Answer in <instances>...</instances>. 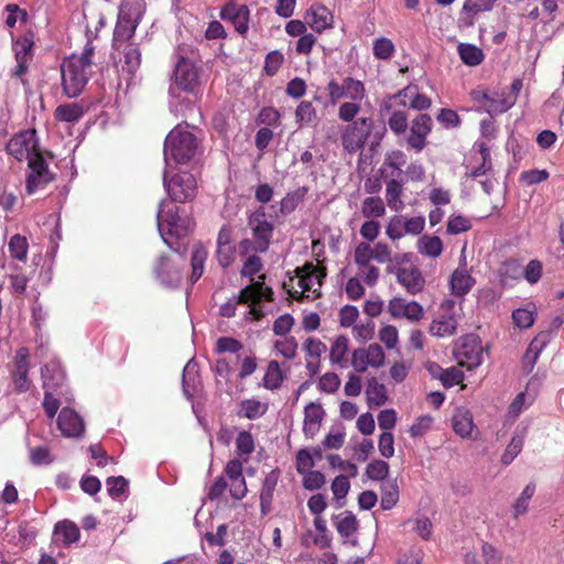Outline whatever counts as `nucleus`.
I'll use <instances>...</instances> for the list:
<instances>
[{
  "label": "nucleus",
  "mask_w": 564,
  "mask_h": 564,
  "mask_svg": "<svg viewBox=\"0 0 564 564\" xmlns=\"http://www.w3.org/2000/svg\"><path fill=\"white\" fill-rule=\"evenodd\" d=\"M104 24V17L99 15L94 31L87 25L86 35L88 42L83 52L70 55L61 65L63 91L69 98L79 96L93 75L95 46L91 44V37L97 36L99 26L101 28Z\"/></svg>",
  "instance_id": "nucleus-1"
},
{
  "label": "nucleus",
  "mask_w": 564,
  "mask_h": 564,
  "mask_svg": "<svg viewBox=\"0 0 564 564\" xmlns=\"http://www.w3.org/2000/svg\"><path fill=\"white\" fill-rule=\"evenodd\" d=\"M198 152V141L193 132L188 130V126H176L165 138L164 142V160H170L178 164L189 162Z\"/></svg>",
  "instance_id": "nucleus-2"
},
{
  "label": "nucleus",
  "mask_w": 564,
  "mask_h": 564,
  "mask_svg": "<svg viewBox=\"0 0 564 564\" xmlns=\"http://www.w3.org/2000/svg\"><path fill=\"white\" fill-rule=\"evenodd\" d=\"M156 223L160 236L169 247H172L170 238L185 236L193 227L192 219L182 217L178 207L165 200L160 203Z\"/></svg>",
  "instance_id": "nucleus-3"
},
{
  "label": "nucleus",
  "mask_w": 564,
  "mask_h": 564,
  "mask_svg": "<svg viewBox=\"0 0 564 564\" xmlns=\"http://www.w3.org/2000/svg\"><path fill=\"white\" fill-rule=\"evenodd\" d=\"M522 89V80L516 78L509 87L491 94L486 91H475L474 98L481 102L482 107L490 115H499L514 106L519 93Z\"/></svg>",
  "instance_id": "nucleus-4"
},
{
  "label": "nucleus",
  "mask_w": 564,
  "mask_h": 564,
  "mask_svg": "<svg viewBox=\"0 0 564 564\" xmlns=\"http://www.w3.org/2000/svg\"><path fill=\"white\" fill-rule=\"evenodd\" d=\"M325 273L312 263H306L301 268L295 269V278L291 279V290L289 295L292 299L301 300L303 296H310L306 293H312L315 297L319 295V288Z\"/></svg>",
  "instance_id": "nucleus-5"
},
{
  "label": "nucleus",
  "mask_w": 564,
  "mask_h": 564,
  "mask_svg": "<svg viewBox=\"0 0 564 564\" xmlns=\"http://www.w3.org/2000/svg\"><path fill=\"white\" fill-rule=\"evenodd\" d=\"M272 290L264 286V275H260L258 281L243 288L238 296H234L219 307V314L224 317H232L236 314L238 304L251 303L267 300L272 301Z\"/></svg>",
  "instance_id": "nucleus-6"
},
{
  "label": "nucleus",
  "mask_w": 564,
  "mask_h": 564,
  "mask_svg": "<svg viewBox=\"0 0 564 564\" xmlns=\"http://www.w3.org/2000/svg\"><path fill=\"white\" fill-rule=\"evenodd\" d=\"M243 464L240 458L229 459L209 494H224L226 490L229 494H247V486L242 474Z\"/></svg>",
  "instance_id": "nucleus-7"
},
{
  "label": "nucleus",
  "mask_w": 564,
  "mask_h": 564,
  "mask_svg": "<svg viewBox=\"0 0 564 564\" xmlns=\"http://www.w3.org/2000/svg\"><path fill=\"white\" fill-rule=\"evenodd\" d=\"M198 70L194 61L183 55V50L177 52V61L174 68L173 84L170 87V94L174 95L175 89L183 91H193L198 85Z\"/></svg>",
  "instance_id": "nucleus-8"
},
{
  "label": "nucleus",
  "mask_w": 564,
  "mask_h": 564,
  "mask_svg": "<svg viewBox=\"0 0 564 564\" xmlns=\"http://www.w3.org/2000/svg\"><path fill=\"white\" fill-rule=\"evenodd\" d=\"M373 128L371 118L360 117L348 123L341 133V143L346 151L355 153L361 150Z\"/></svg>",
  "instance_id": "nucleus-9"
},
{
  "label": "nucleus",
  "mask_w": 564,
  "mask_h": 564,
  "mask_svg": "<svg viewBox=\"0 0 564 564\" xmlns=\"http://www.w3.org/2000/svg\"><path fill=\"white\" fill-rule=\"evenodd\" d=\"M455 358L459 366L468 370L481 365L484 358V347L478 336L467 335L462 337L454 349Z\"/></svg>",
  "instance_id": "nucleus-10"
},
{
  "label": "nucleus",
  "mask_w": 564,
  "mask_h": 564,
  "mask_svg": "<svg viewBox=\"0 0 564 564\" xmlns=\"http://www.w3.org/2000/svg\"><path fill=\"white\" fill-rule=\"evenodd\" d=\"M163 184L173 202L184 203L196 196L197 182L194 175L188 172L175 174L170 180L165 173Z\"/></svg>",
  "instance_id": "nucleus-11"
},
{
  "label": "nucleus",
  "mask_w": 564,
  "mask_h": 564,
  "mask_svg": "<svg viewBox=\"0 0 564 564\" xmlns=\"http://www.w3.org/2000/svg\"><path fill=\"white\" fill-rule=\"evenodd\" d=\"M35 130H25L10 139L7 150L18 161L28 160L31 163L33 158H41Z\"/></svg>",
  "instance_id": "nucleus-12"
},
{
  "label": "nucleus",
  "mask_w": 564,
  "mask_h": 564,
  "mask_svg": "<svg viewBox=\"0 0 564 564\" xmlns=\"http://www.w3.org/2000/svg\"><path fill=\"white\" fill-rule=\"evenodd\" d=\"M326 90L333 105L340 99L361 101L366 97L365 84L349 76L340 83L332 79L327 84Z\"/></svg>",
  "instance_id": "nucleus-13"
},
{
  "label": "nucleus",
  "mask_w": 564,
  "mask_h": 564,
  "mask_svg": "<svg viewBox=\"0 0 564 564\" xmlns=\"http://www.w3.org/2000/svg\"><path fill=\"white\" fill-rule=\"evenodd\" d=\"M248 226L254 239L253 251L265 252L272 239L273 225L267 219L263 207L258 208L249 216Z\"/></svg>",
  "instance_id": "nucleus-14"
},
{
  "label": "nucleus",
  "mask_w": 564,
  "mask_h": 564,
  "mask_svg": "<svg viewBox=\"0 0 564 564\" xmlns=\"http://www.w3.org/2000/svg\"><path fill=\"white\" fill-rule=\"evenodd\" d=\"M455 301L447 299L441 304V315L431 323L430 333L435 337H448L455 334L458 315L454 312Z\"/></svg>",
  "instance_id": "nucleus-15"
},
{
  "label": "nucleus",
  "mask_w": 564,
  "mask_h": 564,
  "mask_svg": "<svg viewBox=\"0 0 564 564\" xmlns=\"http://www.w3.org/2000/svg\"><path fill=\"white\" fill-rule=\"evenodd\" d=\"M387 271L393 273L397 282L411 295L421 293L425 288V278L419 267L413 263L388 268Z\"/></svg>",
  "instance_id": "nucleus-16"
},
{
  "label": "nucleus",
  "mask_w": 564,
  "mask_h": 564,
  "mask_svg": "<svg viewBox=\"0 0 564 564\" xmlns=\"http://www.w3.org/2000/svg\"><path fill=\"white\" fill-rule=\"evenodd\" d=\"M397 105L402 107L409 106L414 110H426L431 107L432 101L426 95L420 94L416 86L409 85L384 101L387 109Z\"/></svg>",
  "instance_id": "nucleus-17"
},
{
  "label": "nucleus",
  "mask_w": 564,
  "mask_h": 564,
  "mask_svg": "<svg viewBox=\"0 0 564 564\" xmlns=\"http://www.w3.org/2000/svg\"><path fill=\"white\" fill-rule=\"evenodd\" d=\"M386 355L379 344H370L366 348H358L352 351L351 366L357 372H365L369 367L379 368L383 366Z\"/></svg>",
  "instance_id": "nucleus-18"
},
{
  "label": "nucleus",
  "mask_w": 564,
  "mask_h": 564,
  "mask_svg": "<svg viewBox=\"0 0 564 564\" xmlns=\"http://www.w3.org/2000/svg\"><path fill=\"white\" fill-rule=\"evenodd\" d=\"M30 172L26 176V193L34 194L39 189H43L53 181V174L50 172L44 159L33 158L29 164Z\"/></svg>",
  "instance_id": "nucleus-19"
},
{
  "label": "nucleus",
  "mask_w": 564,
  "mask_h": 564,
  "mask_svg": "<svg viewBox=\"0 0 564 564\" xmlns=\"http://www.w3.org/2000/svg\"><path fill=\"white\" fill-rule=\"evenodd\" d=\"M388 312L393 318H405L410 322H419L424 316L423 306L419 302L408 301L400 296L389 301Z\"/></svg>",
  "instance_id": "nucleus-20"
},
{
  "label": "nucleus",
  "mask_w": 564,
  "mask_h": 564,
  "mask_svg": "<svg viewBox=\"0 0 564 564\" xmlns=\"http://www.w3.org/2000/svg\"><path fill=\"white\" fill-rule=\"evenodd\" d=\"M475 284L476 280L471 275L465 261L452 272L448 279L451 294L459 299H464L471 291Z\"/></svg>",
  "instance_id": "nucleus-21"
},
{
  "label": "nucleus",
  "mask_w": 564,
  "mask_h": 564,
  "mask_svg": "<svg viewBox=\"0 0 564 564\" xmlns=\"http://www.w3.org/2000/svg\"><path fill=\"white\" fill-rule=\"evenodd\" d=\"M182 263H176L166 256L159 258L154 272L160 282L166 286H176L182 279Z\"/></svg>",
  "instance_id": "nucleus-22"
},
{
  "label": "nucleus",
  "mask_w": 564,
  "mask_h": 564,
  "mask_svg": "<svg viewBox=\"0 0 564 564\" xmlns=\"http://www.w3.org/2000/svg\"><path fill=\"white\" fill-rule=\"evenodd\" d=\"M57 426L66 437H77L84 433L82 417L72 409L64 408L58 414Z\"/></svg>",
  "instance_id": "nucleus-23"
},
{
  "label": "nucleus",
  "mask_w": 564,
  "mask_h": 564,
  "mask_svg": "<svg viewBox=\"0 0 564 564\" xmlns=\"http://www.w3.org/2000/svg\"><path fill=\"white\" fill-rule=\"evenodd\" d=\"M220 18L230 21L240 34L248 31L249 9L245 4L227 3L220 11Z\"/></svg>",
  "instance_id": "nucleus-24"
},
{
  "label": "nucleus",
  "mask_w": 564,
  "mask_h": 564,
  "mask_svg": "<svg viewBox=\"0 0 564 564\" xmlns=\"http://www.w3.org/2000/svg\"><path fill=\"white\" fill-rule=\"evenodd\" d=\"M28 357L29 350L26 348H20L15 354L14 370L12 376L14 388L19 392H24L30 388V381L28 379Z\"/></svg>",
  "instance_id": "nucleus-25"
},
{
  "label": "nucleus",
  "mask_w": 564,
  "mask_h": 564,
  "mask_svg": "<svg viewBox=\"0 0 564 564\" xmlns=\"http://www.w3.org/2000/svg\"><path fill=\"white\" fill-rule=\"evenodd\" d=\"M354 261L358 268L357 278L369 286L376 285L380 276L379 268L372 264L367 254L360 253L356 249L354 252Z\"/></svg>",
  "instance_id": "nucleus-26"
},
{
  "label": "nucleus",
  "mask_w": 564,
  "mask_h": 564,
  "mask_svg": "<svg viewBox=\"0 0 564 564\" xmlns=\"http://www.w3.org/2000/svg\"><path fill=\"white\" fill-rule=\"evenodd\" d=\"M325 412L321 404L311 402L304 409L303 432L306 437L313 438L319 431Z\"/></svg>",
  "instance_id": "nucleus-27"
},
{
  "label": "nucleus",
  "mask_w": 564,
  "mask_h": 564,
  "mask_svg": "<svg viewBox=\"0 0 564 564\" xmlns=\"http://www.w3.org/2000/svg\"><path fill=\"white\" fill-rule=\"evenodd\" d=\"M306 23L317 33L333 26V14L324 6H312L305 17Z\"/></svg>",
  "instance_id": "nucleus-28"
},
{
  "label": "nucleus",
  "mask_w": 564,
  "mask_h": 564,
  "mask_svg": "<svg viewBox=\"0 0 564 564\" xmlns=\"http://www.w3.org/2000/svg\"><path fill=\"white\" fill-rule=\"evenodd\" d=\"M33 41L29 36L18 39L13 44V51L15 55L17 66L14 75L20 77L28 69V63L31 58Z\"/></svg>",
  "instance_id": "nucleus-29"
},
{
  "label": "nucleus",
  "mask_w": 564,
  "mask_h": 564,
  "mask_svg": "<svg viewBox=\"0 0 564 564\" xmlns=\"http://www.w3.org/2000/svg\"><path fill=\"white\" fill-rule=\"evenodd\" d=\"M43 388L45 390H56L61 388L65 380L64 371L58 361L52 360L42 368Z\"/></svg>",
  "instance_id": "nucleus-30"
},
{
  "label": "nucleus",
  "mask_w": 564,
  "mask_h": 564,
  "mask_svg": "<svg viewBox=\"0 0 564 564\" xmlns=\"http://www.w3.org/2000/svg\"><path fill=\"white\" fill-rule=\"evenodd\" d=\"M360 253H365L372 261L387 263L392 261V252L387 243L377 242L373 247L369 242H359L356 248Z\"/></svg>",
  "instance_id": "nucleus-31"
},
{
  "label": "nucleus",
  "mask_w": 564,
  "mask_h": 564,
  "mask_svg": "<svg viewBox=\"0 0 564 564\" xmlns=\"http://www.w3.org/2000/svg\"><path fill=\"white\" fill-rule=\"evenodd\" d=\"M53 535L56 542L68 546L79 540L80 532L79 528L74 522L63 520L55 524Z\"/></svg>",
  "instance_id": "nucleus-32"
},
{
  "label": "nucleus",
  "mask_w": 564,
  "mask_h": 564,
  "mask_svg": "<svg viewBox=\"0 0 564 564\" xmlns=\"http://www.w3.org/2000/svg\"><path fill=\"white\" fill-rule=\"evenodd\" d=\"M419 253L429 258H437L443 252V241L437 236L424 235L416 243Z\"/></svg>",
  "instance_id": "nucleus-33"
},
{
  "label": "nucleus",
  "mask_w": 564,
  "mask_h": 564,
  "mask_svg": "<svg viewBox=\"0 0 564 564\" xmlns=\"http://www.w3.org/2000/svg\"><path fill=\"white\" fill-rule=\"evenodd\" d=\"M198 383V365L194 359H191L183 369L182 386L184 394L191 398L196 391Z\"/></svg>",
  "instance_id": "nucleus-34"
},
{
  "label": "nucleus",
  "mask_w": 564,
  "mask_h": 564,
  "mask_svg": "<svg viewBox=\"0 0 564 564\" xmlns=\"http://www.w3.org/2000/svg\"><path fill=\"white\" fill-rule=\"evenodd\" d=\"M453 429L462 437H470L475 427L473 415L468 410L459 409L453 415Z\"/></svg>",
  "instance_id": "nucleus-35"
},
{
  "label": "nucleus",
  "mask_w": 564,
  "mask_h": 564,
  "mask_svg": "<svg viewBox=\"0 0 564 564\" xmlns=\"http://www.w3.org/2000/svg\"><path fill=\"white\" fill-rule=\"evenodd\" d=\"M334 523L338 533L345 539L351 538L358 529V521L350 511L337 514L334 518Z\"/></svg>",
  "instance_id": "nucleus-36"
},
{
  "label": "nucleus",
  "mask_w": 564,
  "mask_h": 564,
  "mask_svg": "<svg viewBox=\"0 0 564 564\" xmlns=\"http://www.w3.org/2000/svg\"><path fill=\"white\" fill-rule=\"evenodd\" d=\"M402 192V183L395 178H391L387 183L386 200L391 210L399 213L404 208V203L401 199Z\"/></svg>",
  "instance_id": "nucleus-37"
},
{
  "label": "nucleus",
  "mask_w": 564,
  "mask_h": 564,
  "mask_svg": "<svg viewBox=\"0 0 564 564\" xmlns=\"http://www.w3.org/2000/svg\"><path fill=\"white\" fill-rule=\"evenodd\" d=\"M254 438L248 431H240L236 438V457L242 463L249 460L250 455L254 452Z\"/></svg>",
  "instance_id": "nucleus-38"
},
{
  "label": "nucleus",
  "mask_w": 564,
  "mask_h": 564,
  "mask_svg": "<svg viewBox=\"0 0 564 564\" xmlns=\"http://www.w3.org/2000/svg\"><path fill=\"white\" fill-rule=\"evenodd\" d=\"M145 11L144 0H123L118 17L140 22Z\"/></svg>",
  "instance_id": "nucleus-39"
},
{
  "label": "nucleus",
  "mask_w": 564,
  "mask_h": 564,
  "mask_svg": "<svg viewBox=\"0 0 564 564\" xmlns=\"http://www.w3.org/2000/svg\"><path fill=\"white\" fill-rule=\"evenodd\" d=\"M55 119L64 122H77L84 116V108L78 102L61 105L55 109Z\"/></svg>",
  "instance_id": "nucleus-40"
},
{
  "label": "nucleus",
  "mask_w": 564,
  "mask_h": 564,
  "mask_svg": "<svg viewBox=\"0 0 564 564\" xmlns=\"http://www.w3.org/2000/svg\"><path fill=\"white\" fill-rule=\"evenodd\" d=\"M366 395L370 405L380 406L383 405L388 400L384 384L379 383L376 378L368 380Z\"/></svg>",
  "instance_id": "nucleus-41"
},
{
  "label": "nucleus",
  "mask_w": 564,
  "mask_h": 564,
  "mask_svg": "<svg viewBox=\"0 0 564 564\" xmlns=\"http://www.w3.org/2000/svg\"><path fill=\"white\" fill-rule=\"evenodd\" d=\"M208 252L202 245H196L192 252L191 265V282L195 283L204 273V265L207 259Z\"/></svg>",
  "instance_id": "nucleus-42"
},
{
  "label": "nucleus",
  "mask_w": 564,
  "mask_h": 564,
  "mask_svg": "<svg viewBox=\"0 0 564 564\" xmlns=\"http://www.w3.org/2000/svg\"><path fill=\"white\" fill-rule=\"evenodd\" d=\"M348 350V338L345 336H338L330 346L329 360L333 365H337L340 368L346 367V354Z\"/></svg>",
  "instance_id": "nucleus-43"
},
{
  "label": "nucleus",
  "mask_w": 564,
  "mask_h": 564,
  "mask_svg": "<svg viewBox=\"0 0 564 564\" xmlns=\"http://www.w3.org/2000/svg\"><path fill=\"white\" fill-rule=\"evenodd\" d=\"M474 149H477L481 159V164L470 171V176L476 178L478 176L485 175L488 171L491 170V158H490V148L485 141H477L474 145Z\"/></svg>",
  "instance_id": "nucleus-44"
},
{
  "label": "nucleus",
  "mask_w": 564,
  "mask_h": 564,
  "mask_svg": "<svg viewBox=\"0 0 564 564\" xmlns=\"http://www.w3.org/2000/svg\"><path fill=\"white\" fill-rule=\"evenodd\" d=\"M460 59L468 66L479 65L484 59L482 51L473 44L462 43L458 45Z\"/></svg>",
  "instance_id": "nucleus-45"
},
{
  "label": "nucleus",
  "mask_w": 564,
  "mask_h": 564,
  "mask_svg": "<svg viewBox=\"0 0 564 564\" xmlns=\"http://www.w3.org/2000/svg\"><path fill=\"white\" fill-rule=\"evenodd\" d=\"M534 400L533 394L527 392H520L512 400L508 409V419L516 420L525 409H528Z\"/></svg>",
  "instance_id": "nucleus-46"
},
{
  "label": "nucleus",
  "mask_w": 564,
  "mask_h": 564,
  "mask_svg": "<svg viewBox=\"0 0 564 564\" xmlns=\"http://www.w3.org/2000/svg\"><path fill=\"white\" fill-rule=\"evenodd\" d=\"M140 64H141L140 50L133 44H128L124 47V58H123V64H122V70H126L128 74L133 75L139 69Z\"/></svg>",
  "instance_id": "nucleus-47"
},
{
  "label": "nucleus",
  "mask_w": 564,
  "mask_h": 564,
  "mask_svg": "<svg viewBox=\"0 0 564 564\" xmlns=\"http://www.w3.org/2000/svg\"><path fill=\"white\" fill-rule=\"evenodd\" d=\"M240 406L241 415L249 420L261 417L268 410V405L265 403L256 399L243 400Z\"/></svg>",
  "instance_id": "nucleus-48"
},
{
  "label": "nucleus",
  "mask_w": 564,
  "mask_h": 564,
  "mask_svg": "<svg viewBox=\"0 0 564 564\" xmlns=\"http://www.w3.org/2000/svg\"><path fill=\"white\" fill-rule=\"evenodd\" d=\"M138 21H130L128 19L118 17L117 25L113 32V42L129 40L138 26Z\"/></svg>",
  "instance_id": "nucleus-49"
},
{
  "label": "nucleus",
  "mask_w": 564,
  "mask_h": 564,
  "mask_svg": "<svg viewBox=\"0 0 564 564\" xmlns=\"http://www.w3.org/2000/svg\"><path fill=\"white\" fill-rule=\"evenodd\" d=\"M361 213L367 218L382 217L386 213V207L380 197L371 196L364 199Z\"/></svg>",
  "instance_id": "nucleus-50"
},
{
  "label": "nucleus",
  "mask_w": 564,
  "mask_h": 564,
  "mask_svg": "<svg viewBox=\"0 0 564 564\" xmlns=\"http://www.w3.org/2000/svg\"><path fill=\"white\" fill-rule=\"evenodd\" d=\"M28 240L25 237L17 234L10 238L9 251L10 256L19 261H25L28 257Z\"/></svg>",
  "instance_id": "nucleus-51"
},
{
  "label": "nucleus",
  "mask_w": 564,
  "mask_h": 564,
  "mask_svg": "<svg viewBox=\"0 0 564 564\" xmlns=\"http://www.w3.org/2000/svg\"><path fill=\"white\" fill-rule=\"evenodd\" d=\"M524 431L516 433L501 456V463L509 465L520 454L523 447Z\"/></svg>",
  "instance_id": "nucleus-52"
},
{
  "label": "nucleus",
  "mask_w": 564,
  "mask_h": 564,
  "mask_svg": "<svg viewBox=\"0 0 564 564\" xmlns=\"http://www.w3.org/2000/svg\"><path fill=\"white\" fill-rule=\"evenodd\" d=\"M295 118L300 126H308L317 119L316 109L311 101H301L295 110Z\"/></svg>",
  "instance_id": "nucleus-53"
},
{
  "label": "nucleus",
  "mask_w": 564,
  "mask_h": 564,
  "mask_svg": "<svg viewBox=\"0 0 564 564\" xmlns=\"http://www.w3.org/2000/svg\"><path fill=\"white\" fill-rule=\"evenodd\" d=\"M283 381L282 371L278 361H270L267 368V372L263 377V386L267 389H278Z\"/></svg>",
  "instance_id": "nucleus-54"
},
{
  "label": "nucleus",
  "mask_w": 564,
  "mask_h": 564,
  "mask_svg": "<svg viewBox=\"0 0 564 564\" xmlns=\"http://www.w3.org/2000/svg\"><path fill=\"white\" fill-rule=\"evenodd\" d=\"M549 341V334L542 333L538 335L529 345V348L525 352L524 359L530 360V369L533 368L540 352L546 346Z\"/></svg>",
  "instance_id": "nucleus-55"
},
{
  "label": "nucleus",
  "mask_w": 564,
  "mask_h": 564,
  "mask_svg": "<svg viewBox=\"0 0 564 564\" xmlns=\"http://www.w3.org/2000/svg\"><path fill=\"white\" fill-rule=\"evenodd\" d=\"M372 52L378 59H389L395 52L394 44L388 37H378L373 41Z\"/></svg>",
  "instance_id": "nucleus-56"
},
{
  "label": "nucleus",
  "mask_w": 564,
  "mask_h": 564,
  "mask_svg": "<svg viewBox=\"0 0 564 564\" xmlns=\"http://www.w3.org/2000/svg\"><path fill=\"white\" fill-rule=\"evenodd\" d=\"M496 1L497 0H466L463 6V12L474 18L480 12L490 11Z\"/></svg>",
  "instance_id": "nucleus-57"
},
{
  "label": "nucleus",
  "mask_w": 564,
  "mask_h": 564,
  "mask_svg": "<svg viewBox=\"0 0 564 564\" xmlns=\"http://www.w3.org/2000/svg\"><path fill=\"white\" fill-rule=\"evenodd\" d=\"M522 274L520 264L516 260H507L499 269V275L502 284L508 280H516Z\"/></svg>",
  "instance_id": "nucleus-58"
},
{
  "label": "nucleus",
  "mask_w": 564,
  "mask_h": 564,
  "mask_svg": "<svg viewBox=\"0 0 564 564\" xmlns=\"http://www.w3.org/2000/svg\"><path fill=\"white\" fill-rule=\"evenodd\" d=\"M405 163H406L405 154L400 150H395L386 155L382 167L383 169H386V167L393 169L397 172V176H398L401 174V172H402L401 169L405 165ZM392 176H395V174L392 173Z\"/></svg>",
  "instance_id": "nucleus-59"
},
{
  "label": "nucleus",
  "mask_w": 564,
  "mask_h": 564,
  "mask_svg": "<svg viewBox=\"0 0 564 564\" xmlns=\"http://www.w3.org/2000/svg\"><path fill=\"white\" fill-rule=\"evenodd\" d=\"M30 460L33 465H50L54 462V456L45 446H36L30 448Z\"/></svg>",
  "instance_id": "nucleus-60"
},
{
  "label": "nucleus",
  "mask_w": 564,
  "mask_h": 564,
  "mask_svg": "<svg viewBox=\"0 0 564 564\" xmlns=\"http://www.w3.org/2000/svg\"><path fill=\"white\" fill-rule=\"evenodd\" d=\"M389 128L395 133H404L408 129V116L402 110H394L388 119Z\"/></svg>",
  "instance_id": "nucleus-61"
},
{
  "label": "nucleus",
  "mask_w": 564,
  "mask_h": 564,
  "mask_svg": "<svg viewBox=\"0 0 564 564\" xmlns=\"http://www.w3.org/2000/svg\"><path fill=\"white\" fill-rule=\"evenodd\" d=\"M361 107L360 101L349 100L339 106L338 118L344 122L355 121V117L359 113Z\"/></svg>",
  "instance_id": "nucleus-62"
},
{
  "label": "nucleus",
  "mask_w": 564,
  "mask_h": 564,
  "mask_svg": "<svg viewBox=\"0 0 564 564\" xmlns=\"http://www.w3.org/2000/svg\"><path fill=\"white\" fill-rule=\"evenodd\" d=\"M432 126H433L432 118L429 115L423 113V115L417 116L412 121L410 131L413 134L426 135L427 137V134L432 130Z\"/></svg>",
  "instance_id": "nucleus-63"
},
{
  "label": "nucleus",
  "mask_w": 564,
  "mask_h": 564,
  "mask_svg": "<svg viewBox=\"0 0 564 564\" xmlns=\"http://www.w3.org/2000/svg\"><path fill=\"white\" fill-rule=\"evenodd\" d=\"M403 226L404 218L402 216H394L389 220L386 227V235L393 241L399 240L405 236Z\"/></svg>",
  "instance_id": "nucleus-64"
}]
</instances>
